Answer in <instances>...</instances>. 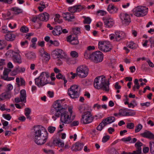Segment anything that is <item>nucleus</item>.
Wrapping results in <instances>:
<instances>
[{
	"label": "nucleus",
	"mask_w": 154,
	"mask_h": 154,
	"mask_svg": "<svg viewBox=\"0 0 154 154\" xmlns=\"http://www.w3.org/2000/svg\"><path fill=\"white\" fill-rule=\"evenodd\" d=\"M83 6L81 5H75L73 7H69L68 11L72 13H74L77 12H79L84 8Z\"/></svg>",
	"instance_id": "obj_15"
},
{
	"label": "nucleus",
	"mask_w": 154,
	"mask_h": 154,
	"mask_svg": "<svg viewBox=\"0 0 154 154\" xmlns=\"http://www.w3.org/2000/svg\"><path fill=\"white\" fill-rule=\"evenodd\" d=\"M66 41L72 45H77L79 43L78 39H66Z\"/></svg>",
	"instance_id": "obj_29"
},
{
	"label": "nucleus",
	"mask_w": 154,
	"mask_h": 154,
	"mask_svg": "<svg viewBox=\"0 0 154 154\" xmlns=\"http://www.w3.org/2000/svg\"><path fill=\"white\" fill-rule=\"evenodd\" d=\"M136 112L133 111L130 112H127L126 113V116H133L135 115Z\"/></svg>",
	"instance_id": "obj_54"
},
{
	"label": "nucleus",
	"mask_w": 154,
	"mask_h": 154,
	"mask_svg": "<svg viewBox=\"0 0 154 154\" xmlns=\"http://www.w3.org/2000/svg\"><path fill=\"white\" fill-rule=\"evenodd\" d=\"M13 55L12 57V58L13 61L15 63L19 64H20L22 63L21 57L20 55L19 54L14 52L12 50H11L8 51L6 53V54H9L10 53H13Z\"/></svg>",
	"instance_id": "obj_12"
},
{
	"label": "nucleus",
	"mask_w": 154,
	"mask_h": 154,
	"mask_svg": "<svg viewBox=\"0 0 154 154\" xmlns=\"http://www.w3.org/2000/svg\"><path fill=\"white\" fill-rule=\"evenodd\" d=\"M113 48L111 43L108 41H99L98 44V48L101 51L104 52H108L110 51Z\"/></svg>",
	"instance_id": "obj_6"
},
{
	"label": "nucleus",
	"mask_w": 154,
	"mask_h": 154,
	"mask_svg": "<svg viewBox=\"0 0 154 154\" xmlns=\"http://www.w3.org/2000/svg\"><path fill=\"white\" fill-rule=\"evenodd\" d=\"M131 138L130 137H128L127 138H123L121 140L124 142L129 141L131 140Z\"/></svg>",
	"instance_id": "obj_58"
},
{
	"label": "nucleus",
	"mask_w": 154,
	"mask_h": 154,
	"mask_svg": "<svg viewBox=\"0 0 154 154\" xmlns=\"http://www.w3.org/2000/svg\"><path fill=\"white\" fill-rule=\"evenodd\" d=\"M83 18H84V20L83 21L84 24H89L91 22V20L90 17H86L85 16H83Z\"/></svg>",
	"instance_id": "obj_35"
},
{
	"label": "nucleus",
	"mask_w": 154,
	"mask_h": 154,
	"mask_svg": "<svg viewBox=\"0 0 154 154\" xmlns=\"http://www.w3.org/2000/svg\"><path fill=\"white\" fill-rule=\"evenodd\" d=\"M119 32L116 31L115 32V34H111L110 35V38H118V35H119Z\"/></svg>",
	"instance_id": "obj_45"
},
{
	"label": "nucleus",
	"mask_w": 154,
	"mask_h": 154,
	"mask_svg": "<svg viewBox=\"0 0 154 154\" xmlns=\"http://www.w3.org/2000/svg\"><path fill=\"white\" fill-rule=\"evenodd\" d=\"M145 7L142 6H138L134 8L133 10L134 14L137 17L145 16L147 13V10L148 9L146 8V10H145Z\"/></svg>",
	"instance_id": "obj_9"
},
{
	"label": "nucleus",
	"mask_w": 154,
	"mask_h": 154,
	"mask_svg": "<svg viewBox=\"0 0 154 154\" xmlns=\"http://www.w3.org/2000/svg\"><path fill=\"white\" fill-rule=\"evenodd\" d=\"M125 110V109H122L120 110L119 113V115L125 116L126 112Z\"/></svg>",
	"instance_id": "obj_48"
},
{
	"label": "nucleus",
	"mask_w": 154,
	"mask_h": 154,
	"mask_svg": "<svg viewBox=\"0 0 154 154\" xmlns=\"http://www.w3.org/2000/svg\"><path fill=\"white\" fill-rule=\"evenodd\" d=\"M80 30V28L79 27L74 28L72 29V34L75 36H78L79 38V36L81 34Z\"/></svg>",
	"instance_id": "obj_25"
},
{
	"label": "nucleus",
	"mask_w": 154,
	"mask_h": 154,
	"mask_svg": "<svg viewBox=\"0 0 154 154\" xmlns=\"http://www.w3.org/2000/svg\"><path fill=\"white\" fill-rule=\"evenodd\" d=\"M56 128L55 127L50 126L48 128V131L50 133H52L55 131Z\"/></svg>",
	"instance_id": "obj_44"
},
{
	"label": "nucleus",
	"mask_w": 154,
	"mask_h": 154,
	"mask_svg": "<svg viewBox=\"0 0 154 154\" xmlns=\"http://www.w3.org/2000/svg\"><path fill=\"white\" fill-rule=\"evenodd\" d=\"M109 138V136L108 135L104 136L103 138L102 141L103 143H105L108 140Z\"/></svg>",
	"instance_id": "obj_55"
},
{
	"label": "nucleus",
	"mask_w": 154,
	"mask_h": 154,
	"mask_svg": "<svg viewBox=\"0 0 154 154\" xmlns=\"http://www.w3.org/2000/svg\"><path fill=\"white\" fill-rule=\"evenodd\" d=\"M16 69L17 70L18 73L23 72L25 70V68L23 67L20 68L19 67H18L16 68Z\"/></svg>",
	"instance_id": "obj_51"
},
{
	"label": "nucleus",
	"mask_w": 154,
	"mask_h": 154,
	"mask_svg": "<svg viewBox=\"0 0 154 154\" xmlns=\"http://www.w3.org/2000/svg\"><path fill=\"white\" fill-rule=\"evenodd\" d=\"M70 54L71 56L73 58H76L78 57V53L75 51H71Z\"/></svg>",
	"instance_id": "obj_41"
},
{
	"label": "nucleus",
	"mask_w": 154,
	"mask_h": 154,
	"mask_svg": "<svg viewBox=\"0 0 154 154\" xmlns=\"http://www.w3.org/2000/svg\"><path fill=\"white\" fill-rule=\"evenodd\" d=\"M109 79H108L107 82L105 76L104 75L98 77L94 79V87L97 89H102L103 91L108 92L109 90Z\"/></svg>",
	"instance_id": "obj_2"
},
{
	"label": "nucleus",
	"mask_w": 154,
	"mask_h": 154,
	"mask_svg": "<svg viewBox=\"0 0 154 154\" xmlns=\"http://www.w3.org/2000/svg\"><path fill=\"white\" fill-rule=\"evenodd\" d=\"M62 28L61 26H57L52 31V33L54 35H58L62 33Z\"/></svg>",
	"instance_id": "obj_22"
},
{
	"label": "nucleus",
	"mask_w": 154,
	"mask_h": 154,
	"mask_svg": "<svg viewBox=\"0 0 154 154\" xmlns=\"http://www.w3.org/2000/svg\"><path fill=\"white\" fill-rule=\"evenodd\" d=\"M88 71V67L85 65L79 66L76 69L78 76L82 78H85L87 76Z\"/></svg>",
	"instance_id": "obj_7"
},
{
	"label": "nucleus",
	"mask_w": 154,
	"mask_h": 154,
	"mask_svg": "<svg viewBox=\"0 0 154 154\" xmlns=\"http://www.w3.org/2000/svg\"><path fill=\"white\" fill-rule=\"evenodd\" d=\"M141 152V151L137 149L136 151H133L131 154H140Z\"/></svg>",
	"instance_id": "obj_64"
},
{
	"label": "nucleus",
	"mask_w": 154,
	"mask_h": 154,
	"mask_svg": "<svg viewBox=\"0 0 154 154\" xmlns=\"http://www.w3.org/2000/svg\"><path fill=\"white\" fill-rule=\"evenodd\" d=\"M107 11L111 14H114L117 12L118 9L112 4L109 5L108 7Z\"/></svg>",
	"instance_id": "obj_20"
},
{
	"label": "nucleus",
	"mask_w": 154,
	"mask_h": 154,
	"mask_svg": "<svg viewBox=\"0 0 154 154\" xmlns=\"http://www.w3.org/2000/svg\"><path fill=\"white\" fill-rule=\"evenodd\" d=\"M128 47L132 49H135L137 48L135 45V44L132 42H129V44L128 45Z\"/></svg>",
	"instance_id": "obj_47"
},
{
	"label": "nucleus",
	"mask_w": 154,
	"mask_h": 154,
	"mask_svg": "<svg viewBox=\"0 0 154 154\" xmlns=\"http://www.w3.org/2000/svg\"><path fill=\"white\" fill-rule=\"evenodd\" d=\"M53 143L56 145H57L61 147H63L64 145V143L61 142L60 139L54 140H53Z\"/></svg>",
	"instance_id": "obj_28"
},
{
	"label": "nucleus",
	"mask_w": 154,
	"mask_h": 154,
	"mask_svg": "<svg viewBox=\"0 0 154 154\" xmlns=\"http://www.w3.org/2000/svg\"><path fill=\"white\" fill-rule=\"evenodd\" d=\"M103 20H104V23L105 27L110 28L113 26L114 23V21L112 18H103Z\"/></svg>",
	"instance_id": "obj_14"
},
{
	"label": "nucleus",
	"mask_w": 154,
	"mask_h": 154,
	"mask_svg": "<svg viewBox=\"0 0 154 154\" xmlns=\"http://www.w3.org/2000/svg\"><path fill=\"white\" fill-rule=\"evenodd\" d=\"M97 13H100L101 16H104L106 14V11L103 10H100L97 11Z\"/></svg>",
	"instance_id": "obj_62"
},
{
	"label": "nucleus",
	"mask_w": 154,
	"mask_h": 154,
	"mask_svg": "<svg viewBox=\"0 0 154 154\" xmlns=\"http://www.w3.org/2000/svg\"><path fill=\"white\" fill-rule=\"evenodd\" d=\"M143 143L139 141H138L135 144V146L137 149L141 151V146H142Z\"/></svg>",
	"instance_id": "obj_36"
},
{
	"label": "nucleus",
	"mask_w": 154,
	"mask_h": 154,
	"mask_svg": "<svg viewBox=\"0 0 154 154\" xmlns=\"http://www.w3.org/2000/svg\"><path fill=\"white\" fill-rule=\"evenodd\" d=\"M2 96L5 98H9L10 97V95L8 94L3 93L2 94Z\"/></svg>",
	"instance_id": "obj_63"
},
{
	"label": "nucleus",
	"mask_w": 154,
	"mask_h": 154,
	"mask_svg": "<svg viewBox=\"0 0 154 154\" xmlns=\"http://www.w3.org/2000/svg\"><path fill=\"white\" fill-rule=\"evenodd\" d=\"M42 56L45 57V59L46 60H49L50 58V54L45 52H44L42 54Z\"/></svg>",
	"instance_id": "obj_40"
},
{
	"label": "nucleus",
	"mask_w": 154,
	"mask_h": 154,
	"mask_svg": "<svg viewBox=\"0 0 154 154\" xmlns=\"http://www.w3.org/2000/svg\"><path fill=\"white\" fill-rule=\"evenodd\" d=\"M83 146L84 145L82 143L76 142L72 145L71 149L73 151H80L82 149Z\"/></svg>",
	"instance_id": "obj_16"
},
{
	"label": "nucleus",
	"mask_w": 154,
	"mask_h": 154,
	"mask_svg": "<svg viewBox=\"0 0 154 154\" xmlns=\"http://www.w3.org/2000/svg\"><path fill=\"white\" fill-rule=\"evenodd\" d=\"M109 151L110 154H119L116 149L114 148L110 149Z\"/></svg>",
	"instance_id": "obj_43"
},
{
	"label": "nucleus",
	"mask_w": 154,
	"mask_h": 154,
	"mask_svg": "<svg viewBox=\"0 0 154 154\" xmlns=\"http://www.w3.org/2000/svg\"><path fill=\"white\" fill-rule=\"evenodd\" d=\"M64 109H58L57 110L56 109L55 110V111L56 112L55 113V114L54 115V116L57 117H59L60 114L61 116V112L63 111H64Z\"/></svg>",
	"instance_id": "obj_37"
},
{
	"label": "nucleus",
	"mask_w": 154,
	"mask_h": 154,
	"mask_svg": "<svg viewBox=\"0 0 154 154\" xmlns=\"http://www.w3.org/2000/svg\"><path fill=\"white\" fill-rule=\"evenodd\" d=\"M49 77V73L48 72H42L39 76L35 79V84L38 87H40L48 84Z\"/></svg>",
	"instance_id": "obj_3"
},
{
	"label": "nucleus",
	"mask_w": 154,
	"mask_h": 154,
	"mask_svg": "<svg viewBox=\"0 0 154 154\" xmlns=\"http://www.w3.org/2000/svg\"><path fill=\"white\" fill-rule=\"evenodd\" d=\"M140 135L144 137L150 139H154V135L149 131H146L144 132L141 133Z\"/></svg>",
	"instance_id": "obj_19"
},
{
	"label": "nucleus",
	"mask_w": 154,
	"mask_h": 154,
	"mask_svg": "<svg viewBox=\"0 0 154 154\" xmlns=\"http://www.w3.org/2000/svg\"><path fill=\"white\" fill-rule=\"evenodd\" d=\"M64 77L60 73H59L57 75H56V77L58 79H63Z\"/></svg>",
	"instance_id": "obj_61"
},
{
	"label": "nucleus",
	"mask_w": 154,
	"mask_h": 154,
	"mask_svg": "<svg viewBox=\"0 0 154 154\" xmlns=\"http://www.w3.org/2000/svg\"><path fill=\"white\" fill-rule=\"evenodd\" d=\"M20 98L21 99V102L25 103L26 101V91L24 89L20 91Z\"/></svg>",
	"instance_id": "obj_24"
},
{
	"label": "nucleus",
	"mask_w": 154,
	"mask_h": 154,
	"mask_svg": "<svg viewBox=\"0 0 154 154\" xmlns=\"http://www.w3.org/2000/svg\"><path fill=\"white\" fill-rule=\"evenodd\" d=\"M106 126L105 124L103 122V121H102L101 123H100L99 125L97 127V129L99 131H101L102 129Z\"/></svg>",
	"instance_id": "obj_39"
},
{
	"label": "nucleus",
	"mask_w": 154,
	"mask_h": 154,
	"mask_svg": "<svg viewBox=\"0 0 154 154\" xmlns=\"http://www.w3.org/2000/svg\"><path fill=\"white\" fill-rule=\"evenodd\" d=\"M3 116L6 119L8 120H10L11 119V116L9 114H4L3 115Z\"/></svg>",
	"instance_id": "obj_56"
},
{
	"label": "nucleus",
	"mask_w": 154,
	"mask_h": 154,
	"mask_svg": "<svg viewBox=\"0 0 154 154\" xmlns=\"http://www.w3.org/2000/svg\"><path fill=\"white\" fill-rule=\"evenodd\" d=\"M135 85L133 87V90L134 91H135L136 89H138L140 87L139 83L138 82V80L137 79H135L134 81Z\"/></svg>",
	"instance_id": "obj_33"
},
{
	"label": "nucleus",
	"mask_w": 154,
	"mask_h": 154,
	"mask_svg": "<svg viewBox=\"0 0 154 154\" xmlns=\"http://www.w3.org/2000/svg\"><path fill=\"white\" fill-rule=\"evenodd\" d=\"M52 54L54 57L58 58H64L66 56L65 53L62 50L58 48L53 51L52 52Z\"/></svg>",
	"instance_id": "obj_11"
},
{
	"label": "nucleus",
	"mask_w": 154,
	"mask_h": 154,
	"mask_svg": "<svg viewBox=\"0 0 154 154\" xmlns=\"http://www.w3.org/2000/svg\"><path fill=\"white\" fill-rule=\"evenodd\" d=\"M79 109L80 113H82V114H85V113H87V112H90L87 110V109L84 105L80 106Z\"/></svg>",
	"instance_id": "obj_26"
},
{
	"label": "nucleus",
	"mask_w": 154,
	"mask_h": 154,
	"mask_svg": "<svg viewBox=\"0 0 154 154\" xmlns=\"http://www.w3.org/2000/svg\"><path fill=\"white\" fill-rule=\"evenodd\" d=\"M5 42L3 40L0 39V50L3 49L5 46Z\"/></svg>",
	"instance_id": "obj_52"
},
{
	"label": "nucleus",
	"mask_w": 154,
	"mask_h": 154,
	"mask_svg": "<svg viewBox=\"0 0 154 154\" xmlns=\"http://www.w3.org/2000/svg\"><path fill=\"white\" fill-rule=\"evenodd\" d=\"M20 31L26 33L29 31V29L28 27L25 26H22L20 29Z\"/></svg>",
	"instance_id": "obj_49"
},
{
	"label": "nucleus",
	"mask_w": 154,
	"mask_h": 154,
	"mask_svg": "<svg viewBox=\"0 0 154 154\" xmlns=\"http://www.w3.org/2000/svg\"><path fill=\"white\" fill-rule=\"evenodd\" d=\"M37 41V39H32L31 42H32V44L31 45V46L32 48H35V42Z\"/></svg>",
	"instance_id": "obj_57"
},
{
	"label": "nucleus",
	"mask_w": 154,
	"mask_h": 154,
	"mask_svg": "<svg viewBox=\"0 0 154 154\" xmlns=\"http://www.w3.org/2000/svg\"><path fill=\"white\" fill-rule=\"evenodd\" d=\"M11 10L14 11V14H18L22 12V10L18 8L15 7L12 8Z\"/></svg>",
	"instance_id": "obj_27"
},
{
	"label": "nucleus",
	"mask_w": 154,
	"mask_h": 154,
	"mask_svg": "<svg viewBox=\"0 0 154 154\" xmlns=\"http://www.w3.org/2000/svg\"><path fill=\"white\" fill-rule=\"evenodd\" d=\"M68 95L72 98H77L79 96V86L77 85L71 86L68 90Z\"/></svg>",
	"instance_id": "obj_8"
},
{
	"label": "nucleus",
	"mask_w": 154,
	"mask_h": 154,
	"mask_svg": "<svg viewBox=\"0 0 154 154\" xmlns=\"http://www.w3.org/2000/svg\"><path fill=\"white\" fill-rule=\"evenodd\" d=\"M7 89L8 91H10L13 89V86L11 84H9L7 85Z\"/></svg>",
	"instance_id": "obj_60"
},
{
	"label": "nucleus",
	"mask_w": 154,
	"mask_h": 154,
	"mask_svg": "<svg viewBox=\"0 0 154 154\" xmlns=\"http://www.w3.org/2000/svg\"><path fill=\"white\" fill-rule=\"evenodd\" d=\"M46 41L49 42L51 44L55 46H58L59 45V42L56 40H50V39H45Z\"/></svg>",
	"instance_id": "obj_30"
},
{
	"label": "nucleus",
	"mask_w": 154,
	"mask_h": 154,
	"mask_svg": "<svg viewBox=\"0 0 154 154\" xmlns=\"http://www.w3.org/2000/svg\"><path fill=\"white\" fill-rule=\"evenodd\" d=\"M13 0H0V2H3L6 3L10 4L12 3Z\"/></svg>",
	"instance_id": "obj_59"
},
{
	"label": "nucleus",
	"mask_w": 154,
	"mask_h": 154,
	"mask_svg": "<svg viewBox=\"0 0 154 154\" xmlns=\"http://www.w3.org/2000/svg\"><path fill=\"white\" fill-rule=\"evenodd\" d=\"M84 56L86 59H90L95 63L101 62L103 58V53L100 51H96L91 54L88 51H85Z\"/></svg>",
	"instance_id": "obj_4"
},
{
	"label": "nucleus",
	"mask_w": 154,
	"mask_h": 154,
	"mask_svg": "<svg viewBox=\"0 0 154 154\" xmlns=\"http://www.w3.org/2000/svg\"><path fill=\"white\" fill-rule=\"evenodd\" d=\"M79 122L78 121H74L70 124L71 126H77L79 124Z\"/></svg>",
	"instance_id": "obj_53"
},
{
	"label": "nucleus",
	"mask_w": 154,
	"mask_h": 154,
	"mask_svg": "<svg viewBox=\"0 0 154 154\" xmlns=\"http://www.w3.org/2000/svg\"><path fill=\"white\" fill-rule=\"evenodd\" d=\"M26 57L28 59H32L35 58V55L34 53L30 52L27 53L26 54Z\"/></svg>",
	"instance_id": "obj_34"
},
{
	"label": "nucleus",
	"mask_w": 154,
	"mask_h": 154,
	"mask_svg": "<svg viewBox=\"0 0 154 154\" xmlns=\"http://www.w3.org/2000/svg\"><path fill=\"white\" fill-rule=\"evenodd\" d=\"M48 133L46 129L42 126L38 125L34 127V140L38 145L44 144L48 139Z\"/></svg>",
	"instance_id": "obj_1"
},
{
	"label": "nucleus",
	"mask_w": 154,
	"mask_h": 154,
	"mask_svg": "<svg viewBox=\"0 0 154 154\" xmlns=\"http://www.w3.org/2000/svg\"><path fill=\"white\" fill-rule=\"evenodd\" d=\"M49 15L47 13H44L38 15V19L40 20L47 21L49 19Z\"/></svg>",
	"instance_id": "obj_18"
},
{
	"label": "nucleus",
	"mask_w": 154,
	"mask_h": 154,
	"mask_svg": "<svg viewBox=\"0 0 154 154\" xmlns=\"http://www.w3.org/2000/svg\"><path fill=\"white\" fill-rule=\"evenodd\" d=\"M63 17L65 18L66 20L68 21H71L72 20L75 18V17L72 15H71L70 13L68 12H66L63 14Z\"/></svg>",
	"instance_id": "obj_23"
},
{
	"label": "nucleus",
	"mask_w": 154,
	"mask_h": 154,
	"mask_svg": "<svg viewBox=\"0 0 154 154\" xmlns=\"http://www.w3.org/2000/svg\"><path fill=\"white\" fill-rule=\"evenodd\" d=\"M115 119V117L111 116L106 118L105 119H103L102 121H103V122H104L106 125L108 124L114 122Z\"/></svg>",
	"instance_id": "obj_21"
},
{
	"label": "nucleus",
	"mask_w": 154,
	"mask_h": 154,
	"mask_svg": "<svg viewBox=\"0 0 154 154\" xmlns=\"http://www.w3.org/2000/svg\"><path fill=\"white\" fill-rule=\"evenodd\" d=\"M11 71V70L8 68H5L3 72V76H1V78L3 79L8 76V73Z\"/></svg>",
	"instance_id": "obj_31"
},
{
	"label": "nucleus",
	"mask_w": 154,
	"mask_h": 154,
	"mask_svg": "<svg viewBox=\"0 0 154 154\" xmlns=\"http://www.w3.org/2000/svg\"><path fill=\"white\" fill-rule=\"evenodd\" d=\"M82 118L81 121L84 124L90 123L93 121L94 118L91 112H87L85 114L82 115Z\"/></svg>",
	"instance_id": "obj_10"
},
{
	"label": "nucleus",
	"mask_w": 154,
	"mask_h": 154,
	"mask_svg": "<svg viewBox=\"0 0 154 154\" xmlns=\"http://www.w3.org/2000/svg\"><path fill=\"white\" fill-rule=\"evenodd\" d=\"M143 126L140 124H139L136 127L135 130V133L138 132L140 131V130L142 128Z\"/></svg>",
	"instance_id": "obj_42"
},
{
	"label": "nucleus",
	"mask_w": 154,
	"mask_h": 154,
	"mask_svg": "<svg viewBox=\"0 0 154 154\" xmlns=\"http://www.w3.org/2000/svg\"><path fill=\"white\" fill-rule=\"evenodd\" d=\"M134 127V124L133 123H128L127 124L126 127L129 129H132Z\"/></svg>",
	"instance_id": "obj_50"
},
{
	"label": "nucleus",
	"mask_w": 154,
	"mask_h": 154,
	"mask_svg": "<svg viewBox=\"0 0 154 154\" xmlns=\"http://www.w3.org/2000/svg\"><path fill=\"white\" fill-rule=\"evenodd\" d=\"M64 99L61 100H58L54 102L53 106L54 109H64L63 108V101H64Z\"/></svg>",
	"instance_id": "obj_17"
},
{
	"label": "nucleus",
	"mask_w": 154,
	"mask_h": 154,
	"mask_svg": "<svg viewBox=\"0 0 154 154\" xmlns=\"http://www.w3.org/2000/svg\"><path fill=\"white\" fill-rule=\"evenodd\" d=\"M25 115L26 116L27 119H31V117L29 116V114L31 112V109L29 108H26L25 109Z\"/></svg>",
	"instance_id": "obj_32"
},
{
	"label": "nucleus",
	"mask_w": 154,
	"mask_h": 154,
	"mask_svg": "<svg viewBox=\"0 0 154 154\" xmlns=\"http://www.w3.org/2000/svg\"><path fill=\"white\" fill-rule=\"evenodd\" d=\"M61 112L62 113L60 120L63 123L65 124L70 123L75 118V115H72V116L70 115L65 109L63 111H62Z\"/></svg>",
	"instance_id": "obj_5"
},
{
	"label": "nucleus",
	"mask_w": 154,
	"mask_h": 154,
	"mask_svg": "<svg viewBox=\"0 0 154 154\" xmlns=\"http://www.w3.org/2000/svg\"><path fill=\"white\" fill-rule=\"evenodd\" d=\"M118 38H126V36L125 34L122 32H119V35H118Z\"/></svg>",
	"instance_id": "obj_46"
},
{
	"label": "nucleus",
	"mask_w": 154,
	"mask_h": 154,
	"mask_svg": "<svg viewBox=\"0 0 154 154\" xmlns=\"http://www.w3.org/2000/svg\"><path fill=\"white\" fill-rule=\"evenodd\" d=\"M149 147L151 153L152 154H154V141L149 142Z\"/></svg>",
	"instance_id": "obj_38"
},
{
	"label": "nucleus",
	"mask_w": 154,
	"mask_h": 154,
	"mask_svg": "<svg viewBox=\"0 0 154 154\" xmlns=\"http://www.w3.org/2000/svg\"><path fill=\"white\" fill-rule=\"evenodd\" d=\"M120 17L123 24L128 25L131 22V19L129 15L122 13L120 15Z\"/></svg>",
	"instance_id": "obj_13"
}]
</instances>
